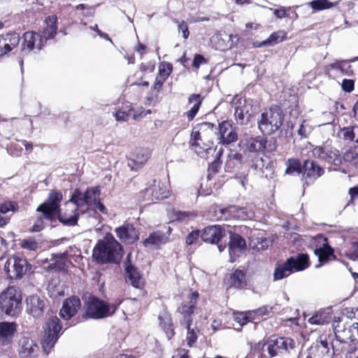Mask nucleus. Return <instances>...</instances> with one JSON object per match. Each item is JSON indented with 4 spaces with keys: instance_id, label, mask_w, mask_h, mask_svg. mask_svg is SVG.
Wrapping results in <instances>:
<instances>
[{
    "instance_id": "obj_1",
    "label": "nucleus",
    "mask_w": 358,
    "mask_h": 358,
    "mask_svg": "<svg viewBox=\"0 0 358 358\" xmlns=\"http://www.w3.org/2000/svg\"><path fill=\"white\" fill-rule=\"evenodd\" d=\"M63 199L62 193L59 191L52 190L49 192L48 199L37 208L38 212H41L44 218L52 220L56 215L59 221L64 226L73 227L78 223L79 213L78 208L73 203L69 210L60 213V203ZM68 207V206H66Z\"/></svg>"
},
{
    "instance_id": "obj_2",
    "label": "nucleus",
    "mask_w": 358,
    "mask_h": 358,
    "mask_svg": "<svg viewBox=\"0 0 358 358\" xmlns=\"http://www.w3.org/2000/svg\"><path fill=\"white\" fill-rule=\"evenodd\" d=\"M122 252V245L111 234H107L96 244L92 257L98 263H117L121 258Z\"/></svg>"
},
{
    "instance_id": "obj_3",
    "label": "nucleus",
    "mask_w": 358,
    "mask_h": 358,
    "mask_svg": "<svg viewBox=\"0 0 358 358\" xmlns=\"http://www.w3.org/2000/svg\"><path fill=\"white\" fill-rule=\"evenodd\" d=\"M334 334L336 337L335 343H328L326 340L317 341L316 344L309 349L306 358H331L333 355H338L343 350H346L348 343L338 334L339 329L337 327L334 329Z\"/></svg>"
},
{
    "instance_id": "obj_4",
    "label": "nucleus",
    "mask_w": 358,
    "mask_h": 358,
    "mask_svg": "<svg viewBox=\"0 0 358 358\" xmlns=\"http://www.w3.org/2000/svg\"><path fill=\"white\" fill-rule=\"evenodd\" d=\"M117 305L109 304L95 296L86 299L83 306V317L89 319L101 320L115 314Z\"/></svg>"
},
{
    "instance_id": "obj_5",
    "label": "nucleus",
    "mask_w": 358,
    "mask_h": 358,
    "mask_svg": "<svg viewBox=\"0 0 358 358\" xmlns=\"http://www.w3.org/2000/svg\"><path fill=\"white\" fill-rule=\"evenodd\" d=\"M283 119L282 110L278 106L271 107L262 113L258 128L264 135H271L280 128Z\"/></svg>"
},
{
    "instance_id": "obj_6",
    "label": "nucleus",
    "mask_w": 358,
    "mask_h": 358,
    "mask_svg": "<svg viewBox=\"0 0 358 358\" xmlns=\"http://www.w3.org/2000/svg\"><path fill=\"white\" fill-rule=\"evenodd\" d=\"M296 342L288 337H276L271 336L262 346V350L266 351L271 357L291 354L294 351Z\"/></svg>"
},
{
    "instance_id": "obj_7",
    "label": "nucleus",
    "mask_w": 358,
    "mask_h": 358,
    "mask_svg": "<svg viewBox=\"0 0 358 358\" xmlns=\"http://www.w3.org/2000/svg\"><path fill=\"white\" fill-rule=\"evenodd\" d=\"M309 265L308 256L306 254H299L296 257H291L275 269L273 278L275 280H281L289 275L294 271L306 269Z\"/></svg>"
},
{
    "instance_id": "obj_8",
    "label": "nucleus",
    "mask_w": 358,
    "mask_h": 358,
    "mask_svg": "<svg viewBox=\"0 0 358 358\" xmlns=\"http://www.w3.org/2000/svg\"><path fill=\"white\" fill-rule=\"evenodd\" d=\"M22 297L13 287H8L0 296V307L9 316H16L21 311Z\"/></svg>"
},
{
    "instance_id": "obj_9",
    "label": "nucleus",
    "mask_w": 358,
    "mask_h": 358,
    "mask_svg": "<svg viewBox=\"0 0 358 358\" xmlns=\"http://www.w3.org/2000/svg\"><path fill=\"white\" fill-rule=\"evenodd\" d=\"M243 145L246 151L254 153L271 152L277 148L275 138L266 139L261 136L246 138Z\"/></svg>"
},
{
    "instance_id": "obj_10",
    "label": "nucleus",
    "mask_w": 358,
    "mask_h": 358,
    "mask_svg": "<svg viewBox=\"0 0 358 358\" xmlns=\"http://www.w3.org/2000/svg\"><path fill=\"white\" fill-rule=\"evenodd\" d=\"M62 326L57 317L53 316L48 320L45 329V335L42 340V347L47 355L50 353L51 349L55 346L59 338Z\"/></svg>"
},
{
    "instance_id": "obj_11",
    "label": "nucleus",
    "mask_w": 358,
    "mask_h": 358,
    "mask_svg": "<svg viewBox=\"0 0 358 358\" xmlns=\"http://www.w3.org/2000/svg\"><path fill=\"white\" fill-rule=\"evenodd\" d=\"M100 189L99 187H92L87 188L85 192H82L79 189H75L71 199L66 203V206L73 203L76 206L83 207L85 206H91L96 203L99 200Z\"/></svg>"
},
{
    "instance_id": "obj_12",
    "label": "nucleus",
    "mask_w": 358,
    "mask_h": 358,
    "mask_svg": "<svg viewBox=\"0 0 358 358\" xmlns=\"http://www.w3.org/2000/svg\"><path fill=\"white\" fill-rule=\"evenodd\" d=\"M216 219L228 220L231 218L240 220L252 219L255 213L251 209L246 207H238L236 206H230L227 208H215Z\"/></svg>"
},
{
    "instance_id": "obj_13",
    "label": "nucleus",
    "mask_w": 358,
    "mask_h": 358,
    "mask_svg": "<svg viewBox=\"0 0 358 358\" xmlns=\"http://www.w3.org/2000/svg\"><path fill=\"white\" fill-rule=\"evenodd\" d=\"M30 266L25 259L13 255L7 259L4 271L9 278L21 279L30 269Z\"/></svg>"
},
{
    "instance_id": "obj_14",
    "label": "nucleus",
    "mask_w": 358,
    "mask_h": 358,
    "mask_svg": "<svg viewBox=\"0 0 358 358\" xmlns=\"http://www.w3.org/2000/svg\"><path fill=\"white\" fill-rule=\"evenodd\" d=\"M312 154L314 157L318 158L330 165L339 166L341 164L339 151L328 143L315 146L312 150Z\"/></svg>"
},
{
    "instance_id": "obj_15",
    "label": "nucleus",
    "mask_w": 358,
    "mask_h": 358,
    "mask_svg": "<svg viewBox=\"0 0 358 358\" xmlns=\"http://www.w3.org/2000/svg\"><path fill=\"white\" fill-rule=\"evenodd\" d=\"M198 297L199 293L197 292H192L189 296V301L178 306L177 312L180 314V324L182 327L192 325L193 315Z\"/></svg>"
},
{
    "instance_id": "obj_16",
    "label": "nucleus",
    "mask_w": 358,
    "mask_h": 358,
    "mask_svg": "<svg viewBox=\"0 0 358 358\" xmlns=\"http://www.w3.org/2000/svg\"><path fill=\"white\" fill-rule=\"evenodd\" d=\"M47 302L43 296L30 295L26 299V312L34 318H41L47 308Z\"/></svg>"
},
{
    "instance_id": "obj_17",
    "label": "nucleus",
    "mask_w": 358,
    "mask_h": 358,
    "mask_svg": "<svg viewBox=\"0 0 358 358\" xmlns=\"http://www.w3.org/2000/svg\"><path fill=\"white\" fill-rule=\"evenodd\" d=\"M303 180L304 185L313 184L318 178L322 176L324 171L322 167L313 160L306 159L303 164Z\"/></svg>"
},
{
    "instance_id": "obj_18",
    "label": "nucleus",
    "mask_w": 358,
    "mask_h": 358,
    "mask_svg": "<svg viewBox=\"0 0 358 358\" xmlns=\"http://www.w3.org/2000/svg\"><path fill=\"white\" fill-rule=\"evenodd\" d=\"M40 348L36 342L29 336H23L19 341L20 358H37Z\"/></svg>"
},
{
    "instance_id": "obj_19",
    "label": "nucleus",
    "mask_w": 358,
    "mask_h": 358,
    "mask_svg": "<svg viewBox=\"0 0 358 358\" xmlns=\"http://www.w3.org/2000/svg\"><path fill=\"white\" fill-rule=\"evenodd\" d=\"M42 36L34 31L25 32L23 35V42L22 44V53L27 54L35 48L40 50L43 44Z\"/></svg>"
},
{
    "instance_id": "obj_20",
    "label": "nucleus",
    "mask_w": 358,
    "mask_h": 358,
    "mask_svg": "<svg viewBox=\"0 0 358 358\" xmlns=\"http://www.w3.org/2000/svg\"><path fill=\"white\" fill-rule=\"evenodd\" d=\"M81 301L78 296H73L66 299L59 311V315L65 320L72 318L80 309Z\"/></svg>"
},
{
    "instance_id": "obj_21",
    "label": "nucleus",
    "mask_w": 358,
    "mask_h": 358,
    "mask_svg": "<svg viewBox=\"0 0 358 358\" xmlns=\"http://www.w3.org/2000/svg\"><path fill=\"white\" fill-rule=\"evenodd\" d=\"M129 257V255L127 256V260L124 262L126 282L135 288L141 289L143 287L142 275L138 268L131 264Z\"/></svg>"
},
{
    "instance_id": "obj_22",
    "label": "nucleus",
    "mask_w": 358,
    "mask_h": 358,
    "mask_svg": "<svg viewBox=\"0 0 358 358\" xmlns=\"http://www.w3.org/2000/svg\"><path fill=\"white\" fill-rule=\"evenodd\" d=\"M118 238L126 244H132L138 239V233L133 224L125 222L122 226L115 228Z\"/></svg>"
},
{
    "instance_id": "obj_23",
    "label": "nucleus",
    "mask_w": 358,
    "mask_h": 358,
    "mask_svg": "<svg viewBox=\"0 0 358 358\" xmlns=\"http://www.w3.org/2000/svg\"><path fill=\"white\" fill-rule=\"evenodd\" d=\"M16 330V323L0 322V346H10L13 342Z\"/></svg>"
},
{
    "instance_id": "obj_24",
    "label": "nucleus",
    "mask_w": 358,
    "mask_h": 358,
    "mask_svg": "<svg viewBox=\"0 0 358 358\" xmlns=\"http://www.w3.org/2000/svg\"><path fill=\"white\" fill-rule=\"evenodd\" d=\"M219 132L222 144L228 145L238 139L236 131L229 121H223L219 124Z\"/></svg>"
},
{
    "instance_id": "obj_25",
    "label": "nucleus",
    "mask_w": 358,
    "mask_h": 358,
    "mask_svg": "<svg viewBox=\"0 0 358 358\" xmlns=\"http://www.w3.org/2000/svg\"><path fill=\"white\" fill-rule=\"evenodd\" d=\"M224 235V230L220 225H212L204 228L201 233L203 241L217 243Z\"/></svg>"
},
{
    "instance_id": "obj_26",
    "label": "nucleus",
    "mask_w": 358,
    "mask_h": 358,
    "mask_svg": "<svg viewBox=\"0 0 358 358\" xmlns=\"http://www.w3.org/2000/svg\"><path fill=\"white\" fill-rule=\"evenodd\" d=\"M245 241L241 235L238 234H231L229 243V252L231 262H234L236 257H238L240 253L245 251Z\"/></svg>"
},
{
    "instance_id": "obj_27",
    "label": "nucleus",
    "mask_w": 358,
    "mask_h": 358,
    "mask_svg": "<svg viewBox=\"0 0 358 358\" xmlns=\"http://www.w3.org/2000/svg\"><path fill=\"white\" fill-rule=\"evenodd\" d=\"M252 114L251 103L244 100L243 103L240 101L236 106L234 116L238 124L245 125L248 124Z\"/></svg>"
},
{
    "instance_id": "obj_28",
    "label": "nucleus",
    "mask_w": 358,
    "mask_h": 358,
    "mask_svg": "<svg viewBox=\"0 0 358 358\" xmlns=\"http://www.w3.org/2000/svg\"><path fill=\"white\" fill-rule=\"evenodd\" d=\"M169 241V236L163 231H157L149 235L143 241V245L150 249H159L162 245L166 243Z\"/></svg>"
},
{
    "instance_id": "obj_29",
    "label": "nucleus",
    "mask_w": 358,
    "mask_h": 358,
    "mask_svg": "<svg viewBox=\"0 0 358 358\" xmlns=\"http://www.w3.org/2000/svg\"><path fill=\"white\" fill-rule=\"evenodd\" d=\"M144 194L148 196V201H154L167 198L169 192L165 184L159 182L157 185L155 184L153 187L145 189Z\"/></svg>"
},
{
    "instance_id": "obj_30",
    "label": "nucleus",
    "mask_w": 358,
    "mask_h": 358,
    "mask_svg": "<svg viewBox=\"0 0 358 358\" xmlns=\"http://www.w3.org/2000/svg\"><path fill=\"white\" fill-rule=\"evenodd\" d=\"M322 241V246L315 250V254L317 256L319 264L315 265V268H320L322 263L327 262L331 256L334 255V249L329 246L326 238L320 237Z\"/></svg>"
},
{
    "instance_id": "obj_31",
    "label": "nucleus",
    "mask_w": 358,
    "mask_h": 358,
    "mask_svg": "<svg viewBox=\"0 0 358 358\" xmlns=\"http://www.w3.org/2000/svg\"><path fill=\"white\" fill-rule=\"evenodd\" d=\"M266 160L262 157L257 156L252 160L251 168L257 171L262 176L268 178L269 174L272 173L271 167V162L267 159Z\"/></svg>"
},
{
    "instance_id": "obj_32",
    "label": "nucleus",
    "mask_w": 358,
    "mask_h": 358,
    "mask_svg": "<svg viewBox=\"0 0 358 358\" xmlns=\"http://www.w3.org/2000/svg\"><path fill=\"white\" fill-rule=\"evenodd\" d=\"M57 17L55 15L48 16L45 18L42 36L43 40L45 41L48 39L53 38L57 34Z\"/></svg>"
},
{
    "instance_id": "obj_33",
    "label": "nucleus",
    "mask_w": 358,
    "mask_h": 358,
    "mask_svg": "<svg viewBox=\"0 0 358 358\" xmlns=\"http://www.w3.org/2000/svg\"><path fill=\"white\" fill-rule=\"evenodd\" d=\"M227 284L230 287L236 289H244L247 285V281L245 273L240 270L236 269L229 276Z\"/></svg>"
},
{
    "instance_id": "obj_34",
    "label": "nucleus",
    "mask_w": 358,
    "mask_h": 358,
    "mask_svg": "<svg viewBox=\"0 0 358 358\" xmlns=\"http://www.w3.org/2000/svg\"><path fill=\"white\" fill-rule=\"evenodd\" d=\"M158 318L159 324L165 331L168 339H171L174 335L171 315L166 311H163L159 313Z\"/></svg>"
},
{
    "instance_id": "obj_35",
    "label": "nucleus",
    "mask_w": 358,
    "mask_h": 358,
    "mask_svg": "<svg viewBox=\"0 0 358 358\" xmlns=\"http://www.w3.org/2000/svg\"><path fill=\"white\" fill-rule=\"evenodd\" d=\"M285 38V33L284 31H280L278 32H274L266 40L262 41L261 42H255L254 43V46L255 48H262L265 46H273L275 44H277L280 42H282Z\"/></svg>"
},
{
    "instance_id": "obj_36",
    "label": "nucleus",
    "mask_w": 358,
    "mask_h": 358,
    "mask_svg": "<svg viewBox=\"0 0 358 358\" xmlns=\"http://www.w3.org/2000/svg\"><path fill=\"white\" fill-rule=\"evenodd\" d=\"M233 38L234 36L232 34H227L225 33L217 34L215 37L217 40L216 48L222 51L232 48L234 43Z\"/></svg>"
},
{
    "instance_id": "obj_37",
    "label": "nucleus",
    "mask_w": 358,
    "mask_h": 358,
    "mask_svg": "<svg viewBox=\"0 0 358 358\" xmlns=\"http://www.w3.org/2000/svg\"><path fill=\"white\" fill-rule=\"evenodd\" d=\"M202 98L199 94H192L189 96V103H194V106L186 113L189 121L192 120L197 114L202 103Z\"/></svg>"
},
{
    "instance_id": "obj_38",
    "label": "nucleus",
    "mask_w": 358,
    "mask_h": 358,
    "mask_svg": "<svg viewBox=\"0 0 358 358\" xmlns=\"http://www.w3.org/2000/svg\"><path fill=\"white\" fill-rule=\"evenodd\" d=\"M150 157V153L148 150L140 149L136 150L132 156L131 162L137 166L144 164Z\"/></svg>"
},
{
    "instance_id": "obj_39",
    "label": "nucleus",
    "mask_w": 358,
    "mask_h": 358,
    "mask_svg": "<svg viewBox=\"0 0 358 358\" xmlns=\"http://www.w3.org/2000/svg\"><path fill=\"white\" fill-rule=\"evenodd\" d=\"M287 169L285 173L292 174L296 173L298 174L302 172L303 166L300 161L297 159H289L286 162Z\"/></svg>"
},
{
    "instance_id": "obj_40",
    "label": "nucleus",
    "mask_w": 358,
    "mask_h": 358,
    "mask_svg": "<svg viewBox=\"0 0 358 358\" xmlns=\"http://www.w3.org/2000/svg\"><path fill=\"white\" fill-rule=\"evenodd\" d=\"M0 38L3 39L12 48H15L20 43V35L15 32L1 35Z\"/></svg>"
},
{
    "instance_id": "obj_41",
    "label": "nucleus",
    "mask_w": 358,
    "mask_h": 358,
    "mask_svg": "<svg viewBox=\"0 0 358 358\" xmlns=\"http://www.w3.org/2000/svg\"><path fill=\"white\" fill-rule=\"evenodd\" d=\"M184 328H185L187 331V337H186V339H187V345L189 346V347H192L193 346V345L196 343V340H197V331L192 327V325H189V327L187 326H182Z\"/></svg>"
},
{
    "instance_id": "obj_42",
    "label": "nucleus",
    "mask_w": 358,
    "mask_h": 358,
    "mask_svg": "<svg viewBox=\"0 0 358 358\" xmlns=\"http://www.w3.org/2000/svg\"><path fill=\"white\" fill-rule=\"evenodd\" d=\"M310 6L314 10H320L329 8L332 7L334 4L328 0H313L310 2Z\"/></svg>"
},
{
    "instance_id": "obj_43",
    "label": "nucleus",
    "mask_w": 358,
    "mask_h": 358,
    "mask_svg": "<svg viewBox=\"0 0 358 358\" xmlns=\"http://www.w3.org/2000/svg\"><path fill=\"white\" fill-rule=\"evenodd\" d=\"M21 247L26 250L35 251L39 248V245L34 239L29 238L22 241Z\"/></svg>"
},
{
    "instance_id": "obj_44",
    "label": "nucleus",
    "mask_w": 358,
    "mask_h": 358,
    "mask_svg": "<svg viewBox=\"0 0 358 358\" xmlns=\"http://www.w3.org/2000/svg\"><path fill=\"white\" fill-rule=\"evenodd\" d=\"M354 127H344L341 130L340 135L345 141H353L355 139Z\"/></svg>"
},
{
    "instance_id": "obj_45",
    "label": "nucleus",
    "mask_w": 358,
    "mask_h": 358,
    "mask_svg": "<svg viewBox=\"0 0 358 358\" xmlns=\"http://www.w3.org/2000/svg\"><path fill=\"white\" fill-rule=\"evenodd\" d=\"M229 157V158L227 164V168L231 166L232 165L236 166L242 164L243 159L242 154L238 152L232 154Z\"/></svg>"
},
{
    "instance_id": "obj_46",
    "label": "nucleus",
    "mask_w": 358,
    "mask_h": 358,
    "mask_svg": "<svg viewBox=\"0 0 358 358\" xmlns=\"http://www.w3.org/2000/svg\"><path fill=\"white\" fill-rule=\"evenodd\" d=\"M131 115V109H129V111L119 110L115 113V117L117 121L126 122L129 120Z\"/></svg>"
},
{
    "instance_id": "obj_47",
    "label": "nucleus",
    "mask_w": 358,
    "mask_h": 358,
    "mask_svg": "<svg viewBox=\"0 0 358 358\" xmlns=\"http://www.w3.org/2000/svg\"><path fill=\"white\" fill-rule=\"evenodd\" d=\"M17 207L15 202H6L0 203V214H5L9 211H15Z\"/></svg>"
},
{
    "instance_id": "obj_48",
    "label": "nucleus",
    "mask_w": 358,
    "mask_h": 358,
    "mask_svg": "<svg viewBox=\"0 0 358 358\" xmlns=\"http://www.w3.org/2000/svg\"><path fill=\"white\" fill-rule=\"evenodd\" d=\"M358 157V147L350 148L343 155L345 161L351 162Z\"/></svg>"
},
{
    "instance_id": "obj_49",
    "label": "nucleus",
    "mask_w": 358,
    "mask_h": 358,
    "mask_svg": "<svg viewBox=\"0 0 358 358\" xmlns=\"http://www.w3.org/2000/svg\"><path fill=\"white\" fill-rule=\"evenodd\" d=\"M172 71V66L170 64H162L159 66L157 76L166 79Z\"/></svg>"
},
{
    "instance_id": "obj_50",
    "label": "nucleus",
    "mask_w": 358,
    "mask_h": 358,
    "mask_svg": "<svg viewBox=\"0 0 358 358\" xmlns=\"http://www.w3.org/2000/svg\"><path fill=\"white\" fill-rule=\"evenodd\" d=\"M221 165H222V162L220 161L219 157H217L211 163V164L210 165V166L208 168V171L210 172V173L208 174V178L209 180L210 179V176L211 173L215 174V173H218L219 170L221 168Z\"/></svg>"
},
{
    "instance_id": "obj_51",
    "label": "nucleus",
    "mask_w": 358,
    "mask_h": 358,
    "mask_svg": "<svg viewBox=\"0 0 358 358\" xmlns=\"http://www.w3.org/2000/svg\"><path fill=\"white\" fill-rule=\"evenodd\" d=\"M201 237V231L199 230H194L189 233L186 237V243L187 245H192Z\"/></svg>"
},
{
    "instance_id": "obj_52",
    "label": "nucleus",
    "mask_w": 358,
    "mask_h": 358,
    "mask_svg": "<svg viewBox=\"0 0 358 358\" xmlns=\"http://www.w3.org/2000/svg\"><path fill=\"white\" fill-rule=\"evenodd\" d=\"M234 320L239 323L240 325L243 326L246 323H248L250 320L248 317L244 313H237L234 314Z\"/></svg>"
},
{
    "instance_id": "obj_53",
    "label": "nucleus",
    "mask_w": 358,
    "mask_h": 358,
    "mask_svg": "<svg viewBox=\"0 0 358 358\" xmlns=\"http://www.w3.org/2000/svg\"><path fill=\"white\" fill-rule=\"evenodd\" d=\"M178 30L179 32L182 33V36L185 39H187L189 37V31L188 29V25L186 22H180L178 26Z\"/></svg>"
},
{
    "instance_id": "obj_54",
    "label": "nucleus",
    "mask_w": 358,
    "mask_h": 358,
    "mask_svg": "<svg viewBox=\"0 0 358 358\" xmlns=\"http://www.w3.org/2000/svg\"><path fill=\"white\" fill-rule=\"evenodd\" d=\"M355 83L350 79H343L342 82V89L346 92H351L354 90Z\"/></svg>"
},
{
    "instance_id": "obj_55",
    "label": "nucleus",
    "mask_w": 358,
    "mask_h": 358,
    "mask_svg": "<svg viewBox=\"0 0 358 358\" xmlns=\"http://www.w3.org/2000/svg\"><path fill=\"white\" fill-rule=\"evenodd\" d=\"M346 351V358H358V348L356 349L352 345L348 344Z\"/></svg>"
},
{
    "instance_id": "obj_56",
    "label": "nucleus",
    "mask_w": 358,
    "mask_h": 358,
    "mask_svg": "<svg viewBox=\"0 0 358 358\" xmlns=\"http://www.w3.org/2000/svg\"><path fill=\"white\" fill-rule=\"evenodd\" d=\"M12 48L8 43H6L3 39L0 38V57H3L10 52Z\"/></svg>"
},
{
    "instance_id": "obj_57",
    "label": "nucleus",
    "mask_w": 358,
    "mask_h": 358,
    "mask_svg": "<svg viewBox=\"0 0 358 358\" xmlns=\"http://www.w3.org/2000/svg\"><path fill=\"white\" fill-rule=\"evenodd\" d=\"M172 358H192L189 355V350L185 349H178L172 356Z\"/></svg>"
},
{
    "instance_id": "obj_58",
    "label": "nucleus",
    "mask_w": 358,
    "mask_h": 358,
    "mask_svg": "<svg viewBox=\"0 0 358 358\" xmlns=\"http://www.w3.org/2000/svg\"><path fill=\"white\" fill-rule=\"evenodd\" d=\"M348 257L352 260L358 259V243H355L352 245L351 250L349 251Z\"/></svg>"
},
{
    "instance_id": "obj_59",
    "label": "nucleus",
    "mask_w": 358,
    "mask_h": 358,
    "mask_svg": "<svg viewBox=\"0 0 358 358\" xmlns=\"http://www.w3.org/2000/svg\"><path fill=\"white\" fill-rule=\"evenodd\" d=\"M307 126L308 125H306V121L303 120V122L301 124L299 129H298V135L300 136L301 138L307 137L308 134L309 133Z\"/></svg>"
},
{
    "instance_id": "obj_60",
    "label": "nucleus",
    "mask_w": 358,
    "mask_h": 358,
    "mask_svg": "<svg viewBox=\"0 0 358 358\" xmlns=\"http://www.w3.org/2000/svg\"><path fill=\"white\" fill-rule=\"evenodd\" d=\"M76 8L78 10H82V11L87 10L86 12L83 13V15H85V16H91L93 13L92 9L90 8H87L85 4H83V3L78 4V6H76Z\"/></svg>"
},
{
    "instance_id": "obj_61",
    "label": "nucleus",
    "mask_w": 358,
    "mask_h": 358,
    "mask_svg": "<svg viewBox=\"0 0 358 358\" xmlns=\"http://www.w3.org/2000/svg\"><path fill=\"white\" fill-rule=\"evenodd\" d=\"M272 310V307L268 306H262L258 309H257L255 313L259 315H268Z\"/></svg>"
},
{
    "instance_id": "obj_62",
    "label": "nucleus",
    "mask_w": 358,
    "mask_h": 358,
    "mask_svg": "<svg viewBox=\"0 0 358 358\" xmlns=\"http://www.w3.org/2000/svg\"><path fill=\"white\" fill-rule=\"evenodd\" d=\"M308 322L312 324H322L324 322V320L321 315H315L308 319Z\"/></svg>"
},
{
    "instance_id": "obj_63",
    "label": "nucleus",
    "mask_w": 358,
    "mask_h": 358,
    "mask_svg": "<svg viewBox=\"0 0 358 358\" xmlns=\"http://www.w3.org/2000/svg\"><path fill=\"white\" fill-rule=\"evenodd\" d=\"M205 62L206 60L202 55H196L193 60V66L198 69L200 65Z\"/></svg>"
},
{
    "instance_id": "obj_64",
    "label": "nucleus",
    "mask_w": 358,
    "mask_h": 358,
    "mask_svg": "<svg viewBox=\"0 0 358 358\" xmlns=\"http://www.w3.org/2000/svg\"><path fill=\"white\" fill-rule=\"evenodd\" d=\"M349 194L350 195V202L358 198V185L349 189Z\"/></svg>"
}]
</instances>
